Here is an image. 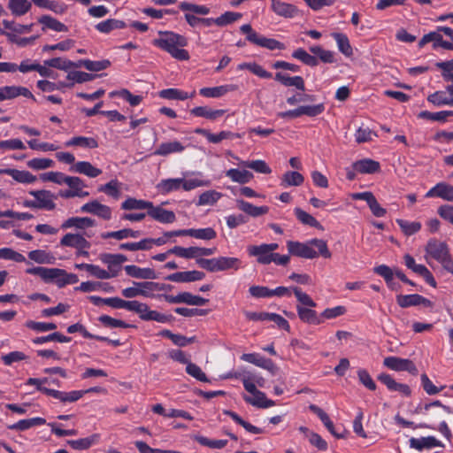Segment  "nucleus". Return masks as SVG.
Masks as SVG:
<instances>
[{
  "mask_svg": "<svg viewBox=\"0 0 453 453\" xmlns=\"http://www.w3.org/2000/svg\"><path fill=\"white\" fill-rule=\"evenodd\" d=\"M222 197L216 190H207L199 196L197 205H213Z\"/></svg>",
  "mask_w": 453,
  "mask_h": 453,
  "instance_id": "61",
  "label": "nucleus"
},
{
  "mask_svg": "<svg viewBox=\"0 0 453 453\" xmlns=\"http://www.w3.org/2000/svg\"><path fill=\"white\" fill-rule=\"evenodd\" d=\"M185 146L179 141H170L160 143L154 151V155L166 157L173 153H180Z\"/></svg>",
  "mask_w": 453,
  "mask_h": 453,
  "instance_id": "25",
  "label": "nucleus"
},
{
  "mask_svg": "<svg viewBox=\"0 0 453 453\" xmlns=\"http://www.w3.org/2000/svg\"><path fill=\"white\" fill-rule=\"evenodd\" d=\"M396 223L405 235H412L421 229V223L418 221H409L398 219Z\"/></svg>",
  "mask_w": 453,
  "mask_h": 453,
  "instance_id": "56",
  "label": "nucleus"
},
{
  "mask_svg": "<svg viewBox=\"0 0 453 453\" xmlns=\"http://www.w3.org/2000/svg\"><path fill=\"white\" fill-rule=\"evenodd\" d=\"M28 257L38 264H53L55 257L42 250H32L28 253Z\"/></svg>",
  "mask_w": 453,
  "mask_h": 453,
  "instance_id": "63",
  "label": "nucleus"
},
{
  "mask_svg": "<svg viewBox=\"0 0 453 453\" xmlns=\"http://www.w3.org/2000/svg\"><path fill=\"white\" fill-rule=\"evenodd\" d=\"M60 245L73 249L90 248L91 243L81 234L68 233L60 240Z\"/></svg>",
  "mask_w": 453,
  "mask_h": 453,
  "instance_id": "18",
  "label": "nucleus"
},
{
  "mask_svg": "<svg viewBox=\"0 0 453 453\" xmlns=\"http://www.w3.org/2000/svg\"><path fill=\"white\" fill-rule=\"evenodd\" d=\"M204 276L203 272L195 270L172 273L166 277V280L173 282H192L201 280Z\"/></svg>",
  "mask_w": 453,
  "mask_h": 453,
  "instance_id": "23",
  "label": "nucleus"
},
{
  "mask_svg": "<svg viewBox=\"0 0 453 453\" xmlns=\"http://www.w3.org/2000/svg\"><path fill=\"white\" fill-rule=\"evenodd\" d=\"M379 380L387 386L390 391H396L403 395H409L411 389L408 385L398 383L389 374H380Z\"/></svg>",
  "mask_w": 453,
  "mask_h": 453,
  "instance_id": "32",
  "label": "nucleus"
},
{
  "mask_svg": "<svg viewBox=\"0 0 453 453\" xmlns=\"http://www.w3.org/2000/svg\"><path fill=\"white\" fill-rule=\"evenodd\" d=\"M32 6L30 0H9L8 8L14 16H23Z\"/></svg>",
  "mask_w": 453,
  "mask_h": 453,
  "instance_id": "44",
  "label": "nucleus"
},
{
  "mask_svg": "<svg viewBox=\"0 0 453 453\" xmlns=\"http://www.w3.org/2000/svg\"><path fill=\"white\" fill-rule=\"evenodd\" d=\"M147 214L150 216L155 220L161 223H173L175 221L176 217L173 211L165 210L162 207H154L151 203V207H150Z\"/></svg>",
  "mask_w": 453,
  "mask_h": 453,
  "instance_id": "24",
  "label": "nucleus"
},
{
  "mask_svg": "<svg viewBox=\"0 0 453 453\" xmlns=\"http://www.w3.org/2000/svg\"><path fill=\"white\" fill-rule=\"evenodd\" d=\"M39 22L43 26V30L45 28H49L56 32H66L68 30L65 24L48 15L42 16L39 19Z\"/></svg>",
  "mask_w": 453,
  "mask_h": 453,
  "instance_id": "52",
  "label": "nucleus"
},
{
  "mask_svg": "<svg viewBox=\"0 0 453 453\" xmlns=\"http://www.w3.org/2000/svg\"><path fill=\"white\" fill-rule=\"evenodd\" d=\"M179 8L182 12H193L199 15H207L210 13L211 10L208 6L203 4H196L189 2H181L179 4Z\"/></svg>",
  "mask_w": 453,
  "mask_h": 453,
  "instance_id": "55",
  "label": "nucleus"
},
{
  "mask_svg": "<svg viewBox=\"0 0 453 453\" xmlns=\"http://www.w3.org/2000/svg\"><path fill=\"white\" fill-rule=\"evenodd\" d=\"M236 203L239 210L254 218L266 214L269 211L267 206H255L242 199H237Z\"/></svg>",
  "mask_w": 453,
  "mask_h": 453,
  "instance_id": "29",
  "label": "nucleus"
},
{
  "mask_svg": "<svg viewBox=\"0 0 453 453\" xmlns=\"http://www.w3.org/2000/svg\"><path fill=\"white\" fill-rule=\"evenodd\" d=\"M446 91H436L428 96L427 101L435 106H453V95Z\"/></svg>",
  "mask_w": 453,
  "mask_h": 453,
  "instance_id": "43",
  "label": "nucleus"
},
{
  "mask_svg": "<svg viewBox=\"0 0 453 453\" xmlns=\"http://www.w3.org/2000/svg\"><path fill=\"white\" fill-rule=\"evenodd\" d=\"M424 410L433 419L441 421L438 430L444 437L449 439L451 437V431L443 418L446 415L453 414V411L440 401L426 403L424 406Z\"/></svg>",
  "mask_w": 453,
  "mask_h": 453,
  "instance_id": "3",
  "label": "nucleus"
},
{
  "mask_svg": "<svg viewBox=\"0 0 453 453\" xmlns=\"http://www.w3.org/2000/svg\"><path fill=\"white\" fill-rule=\"evenodd\" d=\"M46 395H50L63 403H73L81 399L84 395L85 391L73 390L70 392H63L56 389L45 390Z\"/></svg>",
  "mask_w": 453,
  "mask_h": 453,
  "instance_id": "27",
  "label": "nucleus"
},
{
  "mask_svg": "<svg viewBox=\"0 0 453 453\" xmlns=\"http://www.w3.org/2000/svg\"><path fill=\"white\" fill-rule=\"evenodd\" d=\"M27 165L35 171L45 170L54 166V161L45 157H35L28 160Z\"/></svg>",
  "mask_w": 453,
  "mask_h": 453,
  "instance_id": "64",
  "label": "nucleus"
},
{
  "mask_svg": "<svg viewBox=\"0 0 453 453\" xmlns=\"http://www.w3.org/2000/svg\"><path fill=\"white\" fill-rule=\"evenodd\" d=\"M240 30L242 34L247 35L246 39L253 44L271 50L285 49L284 44L280 42L273 38H266L255 32L250 24L241 26Z\"/></svg>",
  "mask_w": 453,
  "mask_h": 453,
  "instance_id": "5",
  "label": "nucleus"
},
{
  "mask_svg": "<svg viewBox=\"0 0 453 453\" xmlns=\"http://www.w3.org/2000/svg\"><path fill=\"white\" fill-rule=\"evenodd\" d=\"M81 211L85 213L96 215L104 220H109L111 218V209L97 200H93L84 203L81 207Z\"/></svg>",
  "mask_w": 453,
  "mask_h": 453,
  "instance_id": "11",
  "label": "nucleus"
},
{
  "mask_svg": "<svg viewBox=\"0 0 453 453\" xmlns=\"http://www.w3.org/2000/svg\"><path fill=\"white\" fill-rule=\"evenodd\" d=\"M295 215L297 219L303 225H307L315 228H321L320 223L311 214L300 208L295 209Z\"/></svg>",
  "mask_w": 453,
  "mask_h": 453,
  "instance_id": "58",
  "label": "nucleus"
},
{
  "mask_svg": "<svg viewBox=\"0 0 453 453\" xmlns=\"http://www.w3.org/2000/svg\"><path fill=\"white\" fill-rule=\"evenodd\" d=\"M126 27H127V25L124 21L119 20V19H106L102 22H99L96 26V30H98L99 32H101L103 34H108L112 30L123 29Z\"/></svg>",
  "mask_w": 453,
  "mask_h": 453,
  "instance_id": "49",
  "label": "nucleus"
},
{
  "mask_svg": "<svg viewBox=\"0 0 453 453\" xmlns=\"http://www.w3.org/2000/svg\"><path fill=\"white\" fill-rule=\"evenodd\" d=\"M127 311L137 313L142 320H154L161 323L168 321L167 316L150 310L146 303L138 301H129Z\"/></svg>",
  "mask_w": 453,
  "mask_h": 453,
  "instance_id": "6",
  "label": "nucleus"
},
{
  "mask_svg": "<svg viewBox=\"0 0 453 453\" xmlns=\"http://www.w3.org/2000/svg\"><path fill=\"white\" fill-rule=\"evenodd\" d=\"M26 273L39 276L46 283H54L58 288H63L68 284L77 283L79 279L76 274L68 273L66 271L59 268L32 267L26 270Z\"/></svg>",
  "mask_w": 453,
  "mask_h": 453,
  "instance_id": "2",
  "label": "nucleus"
},
{
  "mask_svg": "<svg viewBox=\"0 0 453 453\" xmlns=\"http://www.w3.org/2000/svg\"><path fill=\"white\" fill-rule=\"evenodd\" d=\"M297 313L303 321L310 324L319 325L323 323V319L317 315V312L311 309L297 306Z\"/></svg>",
  "mask_w": 453,
  "mask_h": 453,
  "instance_id": "48",
  "label": "nucleus"
},
{
  "mask_svg": "<svg viewBox=\"0 0 453 453\" xmlns=\"http://www.w3.org/2000/svg\"><path fill=\"white\" fill-rule=\"evenodd\" d=\"M243 361L253 364L274 373L276 366L271 359H267L257 353L243 354L241 357Z\"/></svg>",
  "mask_w": 453,
  "mask_h": 453,
  "instance_id": "19",
  "label": "nucleus"
},
{
  "mask_svg": "<svg viewBox=\"0 0 453 453\" xmlns=\"http://www.w3.org/2000/svg\"><path fill=\"white\" fill-rule=\"evenodd\" d=\"M396 302L403 308L417 305L431 306V302L428 299L418 294L397 296Z\"/></svg>",
  "mask_w": 453,
  "mask_h": 453,
  "instance_id": "20",
  "label": "nucleus"
},
{
  "mask_svg": "<svg viewBox=\"0 0 453 453\" xmlns=\"http://www.w3.org/2000/svg\"><path fill=\"white\" fill-rule=\"evenodd\" d=\"M278 248V243L252 245L248 247V253L250 256L256 257L259 264L268 265L272 263L273 251Z\"/></svg>",
  "mask_w": 453,
  "mask_h": 453,
  "instance_id": "7",
  "label": "nucleus"
},
{
  "mask_svg": "<svg viewBox=\"0 0 453 453\" xmlns=\"http://www.w3.org/2000/svg\"><path fill=\"white\" fill-rule=\"evenodd\" d=\"M153 45L166 51L173 58L186 61L189 53L183 48L188 45V40L181 35L172 31H159L158 37L153 40Z\"/></svg>",
  "mask_w": 453,
  "mask_h": 453,
  "instance_id": "1",
  "label": "nucleus"
},
{
  "mask_svg": "<svg viewBox=\"0 0 453 453\" xmlns=\"http://www.w3.org/2000/svg\"><path fill=\"white\" fill-rule=\"evenodd\" d=\"M235 89L234 85H221L212 88H203L199 90L202 96L207 98H219L225 96L226 93Z\"/></svg>",
  "mask_w": 453,
  "mask_h": 453,
  "instance_id": "36",
  "label": "nucleus"
},
{
  "mask_svg": "<svg viewBox=\"0 0 453 453\" xmlns=\"http://www.w3.org/2000/svg\"><path fill=\"white\" fill-rule=\"evenodd\" d=\"M29 194L35 198L37 209L51 211L56 207L55 196L49 190H31Z\"/></svg>",
  "mask_w": 453,
  "mask_h": 453,
  "instance_id": "13",
  "label": "nucleus"
},
{
  "mask_svg": "<svg viewBox=\"0 0 453 453\" xmlns=\"http://www.w3.org/2000/svg\"><path fill=\"white\" fill-rule=\"evenodd\" d=\"M111 65V62L107 59L100 61H93L89 59H81L77 62V67H84L91 72H99L108 68Z\"/></svg>",
  "mask_w": 453,
  "mask_h": 453,
  "instance_id": "45",
  "label": "nucleus"
},
{
  "mask_svg": "<svg viewBox=\"0 0 453 453\" xmlns=\"http://www.w3.org/2000/svg\"><path fill=\"white\" fill-rule=\"evenodd\" d=\"M383 365L390 370L402 372L407 371L411 373L417 372V367L410 359L401 358L397 357H387L383 360Z\"/></svg>",
  "mask_w": 453,
  "mask_h": 453,
  "instance_id": "9",
  "label": "nucleus"
},
{
  "mask_svg": "<svg viewBox=\"0 0 453 453\" xmlns=\"http://www.w3.org/2000/svg\"><path fill=\"white\" fill-rule=\"evenodd\" d=\"M45 64L51 68H57L63 71H67L71 68L76 67L77 62H73L62 58H54L45 60Z\"/></svg>",
  "mask_w": 453,
  "mask_h": 453,
  "instance_id": "62",
  "label": "nucleus"
},
{
  "mask_svg": "<svg viewBox=\"0 0 453 453\" xmlns=\"http://www.w3.org/2000/svg\"><path fill=\"white\" fill-rule=\"evenodd\" d=\"M426 256H429L434 258L436 261L441 260L443 257H446L449 255V249L444 242H439L437 240H430L426 247ZM426 259L428 261V257H426Z\"/></svg>",
  "mask_w": 453,
  "mask_h": 453,
  "instance_id": "15",
  "label": "nucleus"
},
{
  "mask_svg": "<svg viewBox=\"0 0 453 453\" xmlns=\"http://www.w3.org/2000/svg\"><path fill=\"white\" fill-rule=\"evenodd\" d=\"M165 286L154 281H134L133 286L122 289L121 294L126 298H134L138 296L152 297L154 292L162 291Z\"/></svg>",
  "mask_w": 453,
  "mask_h": 453,
  "instance_id": "4",
  "label": "nucleus"
},
{
  "mask_svg": "<svg viewBox=\"0 0 453 453\" xmlns=\"http://www.w3.org/2000/svg\"><path fill=\"white\" fill-rule=\"evenodd\" d=\"M404 265L413 273L422 276L424 280L432 287H436V281L430 271L423 265L417 264L415 259L409 254L403 257Z\"/></svg>",
  "mask_w": 453,
  "mask_h": 453,
  "instance_id": "10",
  "label": "nucleus"
},
{
  "mask_svg": "<svg viewBox=\"0 0 453 453\" xmlns=\"http://www.w3.org/2000/svg\"><path fill=\"white\" fill-rule=\"evenodd\" d=\"M410 446L415 449L422 450L423 449H431L441 446V443L434 436H427L422 438H411L410 440Z\"/></svg>",
  "mask_w": 453,
  "mask_h": 453,
  "instance_id": "38",
  "label": "nucleus"
},
{
  "mask_svg": "<svg viewBox=\"0 0 453 453\" xmlns=\"http://www.w3.org/2000/svg\"><path fill=\"white\" fill-rule=\"evenodd\" d=\"M240 165L254 170L257 173L268 174L272 170L264 160L241 161Z\"/></svg>",
  "mask_w": 453,
  "mask_h": 453,
  "instance_id": "57",
  "label": "nucleus"
},
{
  "mask_svg": "<svg viewBox=\"0 0 453 453\" xmlns=\"http://www.w3.org/2000/svg\"><path fill=\"white\" fill-rule=\"evenodd\" d=\"M271 9L278 16L285 19H293L298 15V8L289 3H286L280 0H270Z\"/></svg>",
  "mask_w": 453,
  "mask_h": 453,
  "instance_id": "12",
  "label": "nucleus"
},
{
  "mask_svg": "<svg viewBox=\"0 0 453 453\" xmlns=\"http://www.w3.org/2000/svg\"><path fill=\"white\" fill-rule=\"evenodd\" d=\"M287 246L289 253L294 256L308 259L318 257V252L311 247V241L307 243L289 241Z\"/></svg>",
  "mask_w": 453,
  "mask_h": 453,
  "instance_id": "8",
  "label": "nucleus"
},
{
  "mask_svg": "<svg viewBox=\"0 0 453 453\" xmlns=\"http://www.w3.org/2000/svg\"><path fill=\"white\" fill-rule=\"evenodd\" d=\"M373 271L375 273L384 278L389 288H395L394 271L389 266L386 265H380L379 266L374 267Z\"/></svg>",
  "mask_w": 453,
  "mask_h": 453,
  "instance_id": "59",
  "label": "nucleus"
},
{
  "mask_svg": "<svg viewBox=\"0 0 453 453\" xmlns=\"http://www.w3.org/2000/svg\"><path fill=\"white\" fill-rule=\"evenodd\" d=\"M182 179V189L185 191H190L196 188L209 187L211 181L203 179L201 173H196L194 177L191 178H181Z\"/></svg>",
  "mask_w": 453,
  "mask_h": 453,
  "instance_id": "37",
  "label": "nucleus"
},
{
  "mask_svg": "<svg viewBox=\"0 0 453 453\" xmlns=\"http://www.w3.org/2000/svg\"><path fill=\"white\" fill-rule=\"evenodd\" d=\"M428 42H433L434 49L441 47L446 50H453V44L444 41L438 30L425 35L418 42V47L422 48Z\"/></svg>",
  "mask_w": 453,
  "mask_h": 453,
  "instance_id": "16",
  "label": "nucleus"
},
{
  "mask_svg": "<svg viewBox=\"0 0 453 453\" xmlns=\"http://www.w3.org/2000/svg\"><path fill=\"white\" fill-rule=\"evenodd\" d=\"M11 177L17 182L21 184H32L37 180L35 175L26 170H18L12 168Z\"/></svg>",
  "mask_w": 453,
  "mask_h": 453,
  "instance_id": "54",
  "label": "nucleus"
},
{
  "mask_svg": "<svg viewBox=\"0 0 453 453\" xmlns=\"http://www.w3.org/2000/svg\"><path fill=\"white\" fill-rule=\"evenodd\" d=\"M304 178L298 172L288 171L286 172L280 180V186L288 188L291 186H300L303 183Z\"/></svg>",
  "mask_w": 453,
  "mask_h": 453,
  "instance_id": "47",
  "label": "nucleus"
},
{
  "mask_svg": "<svg viewBox=\"0 0 453 453\" xmlns=\"http://www.w3.org/2000/svg\"><path fill=\"white\" fill-rule=\"evenodd\" d=\"M95 226V220L88 217H71L61 224L62 229L83 230Z\"/></svg>",
  "mask_w": 453,
  "mask_h": 453,
  "instance_id": "22",
  "label": "nucleus"
},
{
  "mask_svg": "<svg viewBox=\"0 0 453 453\" xmlns=\"http://www.w3.org/2000/svg\"><path fill=\"white\" fill-rule=\"evenodd\" d=\"M64 184L67 185L78 197H85L88 196V192L83 191L85 184L79 177L67 176Z\"/></svg>",
  "mask_w": 453,
  "mask_h": 453,
  "instance_id": "46",
  "label": "nucleus"
},
{
  "mask_svg": "<svg viewBox=\"0 0 453 453\" xmlns=\"http://www.w3.org/2000/svg\"><path fill=\"white\" fill-rule=\"evenodd\" d=\"M309 409L320 418V420L323 422L325 426L327 428V430L332 434H334V436H336L338 438L341 437L339 434H337L335 433L334 423L331 421L328 415L321 408H319V406H317L315 404H311L309 406Z\"/></svg>",
  "mask_w": 453,
  "mask_h": 453,
  "instance_id": "53",
  "label": "nucleus"
},
{
  "mask_svg": "<svg viewBox=\"0 0 453 453\" xmlns=\"http://www.w3.org/2000/svg\"><path fill=\"white\" fill-rule=\"evenodd\" d=\"M453 116L452 111H441L437 112H431L428 111H420L418 115L420 119H429L433 121H446L448 117Z\"/></svg>",
  "mask_w": 453,
  "mask_h": 453,
  "instance_id": "60",
  "label": "nucleus"
},
{
  "mask_svg": "<svg viewBox=\"0 0 453 453\" xmlns=\"http://www.w3.org/2000/svg\"><path fill=\"white\" fill-rule=\"evenodd\" d=\"M426 197H440L453 202V186L446 182H439L426 192Z\"/></svg>",
  "mask_w": 453,
  "mask_h": 453,
  "instance_id": "17",
  "label": "nucleus"
},
{
  "mask_svg": "<svg viewBox=\"0 0 453 453\" xmlns=\"http://www.w3.org/2000/svg\"><path fill=\"white\" fill-rule=\"evenodd\" d=\"M275 80L287 87H296L303 91L305 89L304 81L301 76L290 77L283 73H277Z\"/></svg>",
  "mask_w": 453,
  "mask_h": 453,
  "instance_id": "42",
  "label": "nucleus"
},
{
  "mask_svg": "<svg viewBox=\"0 0 453 453\" xmlns=\"http://www.w3.org/2000/svg\"><path fill=\"white\" fill-rule=\"evenodd\" d=\"M99 434H93L88 437L77 440H70L67 441L68 445L75 450H86L94 445H96L100 441Z\"/></svg>",
  "mask_w": 453,
  "mask_h": 453,
  "instance_id": "26",
  "label": "nucleus"
},
{
  "mask_svg": "<svg viewBox=\"0 0 453 453\" xmlns=\"http://www.w3.org/2000/svg\"><path fill=\"white\" fill-rule=\"evenodd\" d=\"M75 268L80 270H86L88 273H89L92 276L100 279V280H107L113 276H115L116 273H110L98 265H92V264H76Z\"/></svg>",
  "mask_w": 453,
  "mask_h": 453,
  "instance_id": "33",
  "label": "nucleus"
},
{
  "mask_svg": "<svg viewBox=\"0 0 453 453\" xmlns=\"http://www.w3.org/2000/svg\"><path fill=\"white\" fill-rule=\"evenodd\" d=\"M190 112L196 117H202L210 120H216L226 113V110H214L208 106H197L193 108Z\"/></svg>",
  "mask_w": 453,
  "mask_h": 453,
  "instance_id": "30",
  "label": "nucleus"
},
{
  "mask_svg": "<svg viewBox=\"0 0 453 453\" xmlns=\"http://www.w3.org/2000/svg\"><path fill=\"white\" fill-rule=\"evenodd\" d=\"M46 423V420L42 418L36 417L28 419H22L18 421L17 423L9 426L11 430L16 431H25L33 426H42Z\"/></svg>",
  "mask_w": 453,
  "mask_h": 453,
  "instance_id": "50",
  "label": "nucleus"
},
{
  "mask_svg": "<svg viewBox=\"0 0 453 453\" xmlns=\"http://www.w3.org/2000/svg\"><path fill=\"white\" fill-rule=\"evenodd\" d=\"M126 273L134 278L142 280H155L157 278L156 273L151 268H141L136 265L125 266Z\"/></svg>",
  "mask_w": 453,
  "mask_h": 453,
  "instance_id": "35",
  "label": "nucleus"
},
{
  "mask_svg": "<svg viewBox=\"0 0 453 453\" xmlns=\"http://www.w3.org/2000/svg\"><path fill=\"white\" fill-rule=\"evenodd\" d=\"M352 169L359 173L372 174L380 170V163L370 158H365L354 162Z\"/></svg>",
  "mask_w": 453,
  "mask_h": 453,
  "instance_id": "28",
  "label": "nucleus"
},
{
  "mask_svg": "<svg viewBox=\"0 0 453 453\" xmlns=\"http://www.w3.org/2000/svg\"><path fill=\"white\" fill-rule=\"evenodd\" d=\"M182 188L181 178H170L162 180L157 185V189L161 194L166 195Z\"/></svg>",
  "mask_w": 453,
  "mask_h": 453,
  "instance_id": "39",
  "label": "nucleus"
},
{
  "mask_svg": "<svg viewBox=\"0 0 453 453\" xmlns=\"http://www.w3.org/2000/svg\"><path fill=\"white\" fill-rule=\"evenodd\" d=\"M217 265L218 272L226 270L237 271L242 267V261L238 257H218Z\"/></svg>",
  "mask_w": 453,
  "mask_h": 453,
  "instance_id": "41",
  "label": "nucleus"
},
{
  "mask_svg": "<svg viewBox=\"0 0 453 453\" xmlns=\"http://www.w3.org/2000/svg\"><path fill=\"white\" fill-rule=\"evenodd\" d=\"M226 176L233 182L239 184L249 183L254 177L253 173L246 169L231 168L226 172Z\"/></svg>",
  "mask_w": 453,
  "mask_h": 453,
  "instance_id": "34",
  "label": "nucleus"
},
{
  "mask_svg": "<svg viewBox=\"0 0 453 453\" xmlns=\"http://www.w3.org/2000/svg\"><path fill=\"white\" fill-rule=\"evenodd\" d=\"M332 36L337 43L339 50L346 57H350L353 54V50L350 45L348 36L342 33H334Z\"/></svg>",
  "mask_w": 453,
  "mask_h": 453,
  "instance_id": "51",
  "label": "nucleus"
},
{
  "mask_svg": "<svg viewBox=\"0 0 453 453\" xmlns=\"http://www.w3.org/2000/svg\"><path fill=\"white\" fill-rule=\"evenodd\" d=\"M70 171L75 173L84 174L89 178H96L102 173V170L94 166L88 161H78L70 167Z\"/></svg>",
  "mask_w": 453,
  "mask_h": 453,
  "instance_id": "21",
  "label": "nucleus"
},
{
  "mask_svg": "<svg viewBox=\"0 0 453 453\" xmlns=\"http://www.w3.org/2000/svg\"><path fill=\"white\" fill-rule=\"evenodd\" d=\"M65 145L66 147H80L83 149H96L98 147L97 141L93 137L74 136L69 139Z\"/></svg>",
  "mask_w": 453,
  "mask_h": 453,
  "instance_id": "40",
  "label": "nucleus"
},
{
  "mask_svg": "<svg viewBox=\"0 0 453 453\" xmlns=\"http://www.w3.org/2000/svg\"><path fill=\"white\" fill-rule=\"evenodd\" d=\"M0 93L2 101L11 100L19 96L36 101L35 97L30 92V90L27 88L22 86H4L0 88Z\"/></svg>",
  "mask_w": 453,
  "mask_h": 453,
  "instance_id": "14",
  "label": "nucleus"
},
{
  "mask_svg": "<svg viewBox=\"0 0 453 453\" xmlns=\"http://www.w3.org/2000/svg\"><path fill=\"white\" fill-rule=\"evenodd\" d=\"M243 399L248 403L257 408H269L275 404L273 401L266 397L265 393L259 390L251 395H243Z\"/></svg>",
  "mask_w": 453,
  "mask_h": 453,
  "instance_id": "31",
  "label": "nucleus"
}]
</instances>
